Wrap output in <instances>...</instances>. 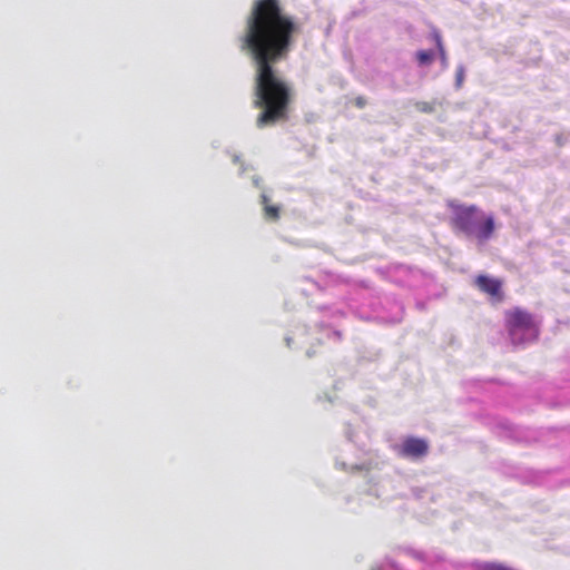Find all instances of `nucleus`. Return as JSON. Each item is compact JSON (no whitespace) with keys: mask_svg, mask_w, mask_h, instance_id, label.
<instances>
[{"mask_svg":"<svg viewBox=\"0 0 570 570\" xmlns=\"http://www.w3.org/2000/svg\"><path fill=\"white\" fill-rule=\"evenodd\" d=\"M448 207L452 210L450 226L454 233L474 238L479 244H484L493 236L495 230L493 216L485 215L478 206H466L450 200Z\"/></svg>","mask_w":570,"mask_h":570,"instance_id":"nucleus-2","label":"nucleus"},{"mask_svg":"<svg viewBox=\"0 0 570 570\" xmlns=\"http://www.w3.org/2000/svg\"><path fill=\"white\" fill-rule=\"evenodd\" d=\"M414 106H415L416 110H419L420 112H424V114H431L435 110L434 102H430V101H416Z\"/></svg>","mask_w":570,"mask_h":570,"instance_id":"nucleus-8","label":"nucleus"},{"mask_svg":"<svg viewBox=\"0 0 570 570\" xmlns=\"http://www.w3.org/2000/svg\"><path fill=\"white\" fill-rule=\"evenodd\" d=\"M298 31L281 0L253 1L238 45L255 66L253 105L261 109L256 118L258 128L288 119L293 90L275 66L287 59Z\"/></svg>","mask_w":570,"mask_h":570,"instance_id":"nucleus-1","label":"nucleus"},{"mask_svg":"<svg viewBox=\"0 0 570 570\" xmlns=\"http://www.w3.org/2000/svg\"><path fill=\"white\" fill-rule=\"evenodd\" d=\"M429 453V443L424 439L409 436L399 448V454L409 459H421Z\"/></svg>","mask_w":570,"mask_h":570,"instance_id":"nucleus-5","label":"nucleus"},{"mask_svg":"<svg viewBox=\"0 0 570 570\" xmlns=\"http://www.w3.org/2000/svg\"><path fill=\"white\" fill-rule=\"evenodd\" d=\"M372 570H380V569L374 568V569H372Z\"/></svg>","mask_w":570,"mask_h":570,"instance_id":"nucleus-13","label":"nucleus"},{"mask_svg":"<svg viewBox=\"0 0 570 570\" xmlns=\"http://www.w3.org/2000/svg\"><path fill=\"white\" fill-rule=\"evenodd\" d=\"M505 327L512 340L515 341L519 334L534 332L535 323L530 313L515 307L505 312Z\"/></svg>","mask_w":570,"mask_h":570,"instance_id":"nucleus-3","label":"nucleus"},{"mask_svg":"<svg viewBox=\"0 0 570 570\" xmlns=\"http://www.w3.org/2000/svg\"><path fill=\"white\" fill-rule=\"evenodd\" d=\"M366 104H367V100H366V98H365V97H363V96H357V97L354 99V105H355L357 108H360V109L364 108V107L366 106Z\"/></svg>","mask_w":570,"mask_h":570,"instance_id":"nucleus-11","label":"nucleus"},{"mask_svg":"<svg viewBox=\"0 0 570 570\" xmlns=\"http://www.w3.org/2000/svg\"><path fill=\"white\" fill-rule=\"evenodd\" d=\"M473 284L480 292L487 294L492 303H501L504 299L501 279L480 274L474 278Z\"/></svg>","mask_w":570,"mask_h":570,"instance_id":"nucleus-4","label":"nucleus"},{"mask_svg":"<svg viewBox=\"0 0 570 570\" xmlns=\"http://www.w3.org/2000/svg\"><path fill=\"white\" fill-rule=\"evenodd\" d=\"M416 59L420 65H430L434 60L432 50H420L416 52Z\"/></svg>","mask_w":570,"mask_h":570,"instance_id":"nucleus-7","label":"nucleus"},{"mask_svg":"<svg viewBox=\"0 0 570 570\" xmlns=\"http://www.w3.org/2000/svg\"><path fill=\"white\" fill-rule=\"evenodd\" d=\"M261 205L263 206V216L268 222H277L281 218V206L271 203L266 194L261 195Z\"/></svg>","mask_w":570,"mask_h":570,"instance_id":"nucleus-6","label":"nucleus"},{"mask_svg":"<svg viewBox=\"0 0 570 570\" xmlns=\"http://www.w3.org/2000/svg\"><path fill=\"white\" fill-rule=\"evenodd\" d=\"M463 77H464L463 68H459L458 71H456V86L458 87H461L462 81H463Z\"/></svg>","mask_w":570,"mask_h":570,"instance_id":"nucleus-12","label":"nucleus"},{"mask_svg":"<svg viewBox=\"0 0 570 570\" xmlns=\"http://www.w3.org/2000/svg\"><path fill=\"white\" fill-rule=\"evenodd\" d=\"M435 42H436V47H438V50L440 53V59H441L442 63L445 66L448 62V57H446V52H445V49L442 43V38L439 33L435 35Z\"/></svg>","mask_w":570,"mask_h":570,"instance_id":"nucleus-9","label":"nucleus"},{"mask_svg":"<svg viewBox=\"0 0 570 570\" xmlns=\"http://www.w3.org/2000/svg\"><path fill=\"white\" fill-rule=\"evenodd\" d=\"M481 570H511L504 564L495 563V562H487L481 566Z\"/></svg>","mask_w":570,"mask_h":570,"instance_id":"nucleus-10","label":"nucleus"}]
</instances>
